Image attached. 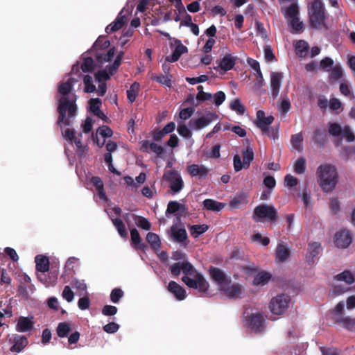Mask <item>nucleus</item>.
<instances>
[{"mask_svg":"<svg viewBox=\"0 0 355 355\" xmlns=\"http://www.w3.org/2000/svg\"><path fill=\"white\" fill-rule=\"evenodd\" d=\"M79 71V65L73 64L70 74L65 76L60 82L58 89V112L59 116L58 124L62 129V135L63 137L71 144H74L76 150L80 155H83L87 152V147L84 146L81 142L82 134L76 135L74 129L67 128L64 126L70 125L73 122V119L77 114V105L76 101L77 96L73 92V87L74 84L78 82V79L72 77L73 74H76Z\"/></svg>","mask_w":355,"mask_h":355,"instance_id":"1","label":"nucleus"},{"mask_svg":"<svg viewBox=\"0 0 355 355\" xmlns=\"http://www.w3.org/2000/svg\"><path fill=\"white\" fill-rule=\"evenodd\" d=\"M171 274L178 277L183 273L182 281L189 288L206 293L209 287L208 282L188 261L178 262L171 266Z\"/></svg>","mask_w":355,"mask_h":355,"instance_id":"2","label":"nucleus"},{"mask_svg":"<svg viewBox=\"0 0 355 355\" xmlns=\"http://www.w3.org/2000/svg\"><path fill=\"white\" fill-rule=\"evenodd\" d=\"M318 182L324 192L332 191L338 182V173L335 166L320 165L317 169Z\"/></svg>","mask_w":355,"mask_h":355,"instance_id":"3","label":"nucleus"},{"mask_svg":"<svg viewBox=\"0 0 355 355\" xmlns=\"http://www.w3.org/2000/svg\"><path fill=\"white\" fill-rule=\"evenodd\" d=\"M308 15L311 26L317 29L324 26L326 13L321 0H313L309 3Z\"/></svg>","mask_w":355,"mask_h":355,"instance_id":"4","label":"nucleus"},{"mask_svg":"<svg viewBox=\"0 0 355 355\" xmlns=\"http://www.w3.org/2000/svg\"><path fill=\"white\" fill-rule=\"evenodd\" d=\"M274 121L272 115L266 116L265 112L259 110L257 112L256 125L259 128L263 135H267L270 139L275 140L278 138V129L270 126Z\"/></svg>","mask_w":355,"mask_h":355,"instance_id":"5","label":"nucleus"},{"mask_svg":"<svg viewBox=\"0 0 355 355\" xmlns=\"http://www.w3.org/2000/svg\"><path fill=\"white\" fill-rule=\"evenodd\" d=\"M290 296L286 294H279L272 297L269 304V309L273 315H282L289 307Z\"/></svg>","mask_w":355,"mask_h":355,"instance_id":"6","label":"nucleus"},{"mask_svg":"<svg viewBox=\"0 0 355 355\" xmlns=\"http://www.w3.org/2000/svg\"><path fill=\"white\" fill-rule=\"evenodd\" d=\"M277 211L273 206L263 205L257 207L254 210L253 218L256 221H275Z\"/></svg>","mask_w":355,"mask_h":355,"instance_id":"7","label":"nucleus"},{"mask_svg":"<svg viewBox=\"0 0 355 355\" xmlns=\"http://www.w3.org/2000/svg\"><path fill=\"white\" fill-rule=\"evenodd\" d=\"M218 118L216 113L207 112L198 118H193L189 122V127L193 130H200L209 125Z\"/></svg>","mask_w":355,"mask_h":355,"instance_id":"8","label":"nucleus"},{"mask_svg":"<svg viewBox=\"0 0 355 355\" xmlns=\"http://www.w3.org/2000/svg\"><path fill=\"white\" fill-rule=\"evenodd\" d=\"M329 132L332 136H341L348 142L355 140V134L349 126L342 128L339 124L333 123L329 124Z\"/></svg>","mask_w":355,"mask_h":355,"instance_id":"9","label":"nucleus"},{"mask_svg":"<svg viewBox=\"0 0 355 355\" xmlns=\"http://www.w3.org/2000/svg\"><path fill=\"white\" fill-rule=\"evenodd\" d=\"M164 178L169 183V187L173 193L180 192L184 186L181 175L178 171H167L164 174Z\"/></svg>","mask_w":355,"mask_h":355,"instance_id":"10","label":"nucleus"},{"mask_svg":"<svg viewBox=\"0 0 355 355\" xmlns=\"http://www.w3.org/2000/svg\"><path fill=\"white\" fill-rule=\"evenodd\" d=\"M265 316L262 313L257 311L252 313L246 320V325L252 331L261 332L265 328Z\"/></svg>","mask_w":355,"mask_h":355,"instance_id":"11","label":"nucleus"},{"mask_svg":"<svg viewBox=\"0 0 355 355\" xmlns=\"http://www.w3.org/2000/svg\"><path fill=\"white\" fill-rule=\"evenodd\" d=\"M221 295L229 298H239L242 297L244 290L239 284H232L229 280L225 286H223L220 290Z\"/></svg>","mask_w":355,"mask_h":355,"instance_id":"12","label":"nucleus"},{"mask_svg":"<svg viewBox=\"0 0 355 355\" xmlns=\"http://www.w3.org/2000/svg\"><path fill=\"white\" fill-rule=\"evenodd\" d=\"M237 56L233 53H227L220 60L216 61L217 66L214 67L216 70H222L224 72L233 69L236 64Z\"/></svg>","mask_w":355,"mask_h":355,"instance_id":"13","label":"nucleus"},{"mask_svg":"<svg viewBox=\"0 0 355 355\" xmlns=\"http://www.w3.org/2000/svg\"><path fill=\"white\" fill-rule=\"evenodd\" d=\"M173 53L166 57V60L169 62H175L178 60L180 57L188 51L187 46L182 44L180 40H175L171 43Z\"/></svg>","mask_w":355,"mask_h":355,"instance_id":"14","label":"nucleus"},{"mask_svg":"<svg viewBox=\"0 0 355 355\" xmlns=\"http://www.w3.org/2000/svg\"><path fill=\"white\" fill-rule=\"evenodd\" d=\"M321 252V245L318 242L309 243L306 254V261L309 265L314 264Z\"/></svg>","mask_w":355,"mask_h":355,"instance_id":"15","label":"nucleus"},{"mask_svg":"<svg viewBox=\"0 0 355 355\" xmlns=\"http://www.w3.org/2000/svg\"><path fill=\"white\" fill-rule=\"evenodd\" d=\"M34 324L33 316H20L17 320L15 330L21 333L31 331L33 329Z\"/></svg>","mask_w":355,"mask_h":355,"instance_id":"16","label":"nucleus"},{"mask_svg":"<svg viewBox=\"0 0 355 355\" xmlns=\"http://www.w3.org/2000/svg\"><path fill=\"white\" fill-rule=\"evenodd\" d=\"M112 75V74H110V71L106 69L99 71L95 74V80L98 83L97 92L99 96H103L105 94L107 86L105 82L109 79L110 76Z\"/></svg>","mask_w":355,"mask_h":355,"instance_id":"17","label":"nucleus"},{"mask_svg":"<svg viewBox=\"0 0 355 355\" xmlns=\"http://www.w3.org/2000/svg\"><path fill=\"white\" fill-rule=\"evenodd\" d=\"M209 274L211 279L214 282L220 290L230 280L223 270L218 268L211 267L209 268Z\"/></svg>","mask_w":355,"mask_h":355,"instance_id":"18","label":"nucleus"},{"mask_svg":"<svg viewBox=\"0 0 355 355\" xmlns=\"http://www.w3.org/2000/svg\"><path fill=\"white\" fill-rule=\"evenodd\" d=\"M334 243L336 247L346 248L352 243V236L349 231L340 230L334 236Z\"/></svg>","mask_w":355,"mask_h":355,"instance_id":"19","label":"nucleus"},{"mask_svg":"<svg viewBox=\"0 0 355 355\" xmlns=\"http://www.w3.org/2000/svg\"><path fill=\"white\" fill-rule=\"evenodd\" d=\"M282 79L283 75L282 73L272 72L270 73L271 95L273 99H275L279 95Z\"/></svg>","mask_w":355,"mask_h":355,"instance_id":"20","label":"nucleus"},{"mask_svg":"<svg viewBox=\"0 0 355 355\" xmlns=\"http://www.w3.org/2000/svg\"><path fill=\"white\" fill-rule=\"evenodd\" d=\"M10 342L12 343L10 350L16 353L21 352L28 343L26 336L17 334L13 335L12 338L10 339Z\"/></svg>","mask_w":355,"mask_h":355,"instance_id":"21","label":"nucleus"},{"mask_svg":"<svg viewBox=\"0 0 355 355\" xmlns=\"http://www.w3.org/2000/svg\"><path fill=\"white\" fill-rule=\"evenodd\" d=\"M167 289L179 301L184 300L187 297L186 290L174 281L168 283Z\"/></svg>","mask_w":355,"mask_h":355,"instance_id":"22","label":"nucleus"},{"mask_svg":"<svg viewBox=\"0 0 355 355\" xmlns=\"http://www.w3.org/2000/svg\"><path fill=\"white\" fill-rule=\"evenodd\" d=\"M170 236L178 242H183L187 239L186 230L179 225H173L169 232Z\"/></svg>","mask_w":355,"mask_h":355,"instance_id":"23","label":"nucleus"},{"mask_svg":"<svg viewBox=\"0 0 355 355\" xmlns=\"http://www.w3.org/2000/svg\"><path fill=\"white\" fill-rule=\"evenodd\" d=\"M290 250L283 242L278 243L275 250V259L277 262H284L290 257Z\"/></svg>","mask_w":355,"mask_h":355,"instance_id":"24","label":"nucleus"},{"mask_svg":"<svg viewBox=\"0 0 355 355\" xmlns=\"http://www.w3.org/2000/svg\"><path fill=\"white\" fill-rule=\"evenodd\" d=\"M282 14L286 20L297 19L300 17V9L297 3H293L282 9Z\"/></svg>","mask_w":355,"mask_h":355,"instance_id":"25","label":"nucleus"},{"mask_svg":"<svg viewBox=\"0 0 355 355\" xmlns=\"http://www.w3.org/2000/svg\"><path fill=\"white\" fill-rule=\"evenodd\" d=\"M187 171L191 176L199 178H205L209 173V170L205 166L196 164L189 165L187 167Z\"/></svg>","mask_w":355,"mask_h":355,"instance_id":"26","label":"nucleus"},{"mask_svg":"<svg viewBox=\"0 0 355 355\" xmlns=\"http://www.w3.org/2000/svg\"><path fill=\"white\" fill-rule=\"evenodd\" d=\"M91 183L95 187L96 195L99 200L103 202H106L107 201V198L104 190V185L101 179L98 177H92L91 178Z\"/></svg>","mask_w":355,"mask_h":355,"instance_id":"27","label":"nucleus"},{"mask_svg":"<svg viewBox=\"0 0 355 355\" xmlns=\"http://www.w3.org/2000/svg\"><path fill=\"white\" fill-rule=\"evenodd\" d=\"M203 209L214 212L220 211L225 207V204L213 199H205L202 202Z\"/></svg>","mask_w":355,"mask_h":355,"instance_id":"28","label":"nucleus"},{"mask_svg":"<svg viewBox=\"0 0 355 355\" xmlns=\"http://www.w3.org/2000/svg\"><path fill=\"white\" fill-rule=\"evenodd\" d=\"M125 23V17L122 15V11L119 14L116 19L105 28L107 33H111L120 29Z\"/></svg>","mask_w":355,"mask_h":355,"instance_id":"29","label":"nucleus"},{"mask_svg":"<svg viewBox=\"0 0 355 355\" xmlns=\"http://www.w3.org/2000/svg\"><path fill=\"white\" fill-rule=\"evenodd\" d=\"M57 273L51 272L48 275L44 273H39L37 275L38 279L44 284L46 287L53 286L57 281Z\"/></svg>","mask_w":355,"mask_h":355,"instance_id":"30","label":"nucleus"},{"mask_svg":"<svg viewBox=\"0 0 355 355\" xmlns=\"http://www.w3.org/2000/svg\"><path fill=\"white\" fill-rule=\"evenodd\" d=\"M130 216L133 220L135 221L137 226L139 227H141L145 230H149L150 229L151 225L150 222L146 218L142 216H137L135 214H127L125 216H124V219L125 220H128V218Z\"/></svg>","mask_w":355,"mask_h":355,"instance_id":"31","label":"nucleus"},{"mask_svg":"<svg viewBox=\"0 0 355 355\" xmlns=\"http://www.w3.org/2000/svg\"><path fill=\"white\" fill-rule=\"evenodd\" d=\"M101 105V101L99 98H92L89 101V107L91 112L101 119L102 120H105L107 118L103 112L101 111L100 107Z\"/></svg>","mask_w":355,"mask_h":355,"instance_id":"32","label":"nucleus"},{"mask_svg":"<svg viewBox=\"0 0 355 355\" xmlns=\"http://www.w3.org/2000/svg\"><path fill=\"white\" fill-rule=\"evenodd\" d=\"M36 269L40 273H44L49 269V259L42 255H37L35 257Z\"/></svg>","mask_w":355,"mask_h":355,"instance_id":"33","label":"nucleus"},{"mask_svg":"<svg viewBox=\"0 0 355 355\" xmlns=\"http://www.w3.org/2000/svg\"><path fill=\"white\" fill-rule=\"evenodd\" d=\"M115 53L114 48H110L106 53L102 52H96V59L98 64H103L107 62L111 61Z\"/></svg>","mask_w":355,"mask_h":355,"instance_id":"34","label":"nucleus"},{"mask_svg":"<svg viewBox=\"0 0 355 355\" xmlns=\"http://www.w3.org/2000/svg\"><path fill=\"white\" fill-rule=\"evenodd\" d=\"M130 236H131V245L135 249H141L145 250L146 245L144 243H141V239L139 235V232L136 229H132L130 231Z\"/></svg>","mask_w":355,"mask_h":355,"instance_id":"35","label":"nucleus"},{"mask_svg":"<svg viewBox=\"0 0 355 355\" xmlns=\"http://www.w3.org/2000/svg\"><path fill=\"white\" fill-rule=\"evenodd\" d=\"M335 279L338 282H344L347 284H352L355 281L354 274L349 270H345L335 276Z\"/></svg>","mask_w":355,"mask_h":355,"instance_id":"36","label":"nucleus"},{"mask_svg":"<svg viewBox=\"0 0 355 355\" xmlns=\"http://www.w3.org/2000/svg\"><path fill=\"white\" fill-rule=\"evenodd\" d=\"M289 27L291 28V32L295 34L300 33L302 31L304 28V24L300 20V17H297V19H293L287 21Z\"/></svg>","mask_w":355,"mask_h":355,"instance_id":"37","label":"nucleus"},{"mask_svg":"<svg viewBox=\"0 0 355 355\" xmlns=\"http://www.w3.org/2000/svg\"><path fill=\"white\" fill-rule=\"evenodd\" d=\"M146 241L155 251L159 250L161 241L157 234L153 232H148L146 235Z\"/></svg>","mask_w":355,"mask_h":355,"instance_id":"38","label":"nucleus"},{"mask_svg":"<svg viewBox=\"0 0 355 355\" xmlns=\"http://www.w3.org/2000/svg\"><path fill=\"white\" fill-rule=\"evenodd\" d=\"M295 53L301 58L306 56L309 51V44L304 40H300L295 44Z\"/></svg>","mask_w":355,"mask_h":355,"instance_id":"39","label":"nucleus"},{"mask_svg":"<svg viewBox=\"0 0 355 355\" xmlns=\"http://www.w3.org/2000/svg\"><path fill=\"white\" fill-rule=\"evenodd\" d=\"M329 73V78L332 80H338L344 75V71L340 64H334Z\"/></svg>","mask_w":355,"mask_h":355,"instance_id":"40","label":"nucleus"},{"mask_svg":"<svg viewBox=\"0 0 355 355\" xmlns=\"http://www.w3.org/2000/svg\"><path fill=\"white\" fill-rule=\"evenodd\" d=\"M271 275L268 272H261L258 273L253 279V284L263 286L270 280Z\"/></svg>","mask_w":355,"mask_h":355,"instance_id":"41","label":"nucleus"},{"mask_svg":"<svg viewBox=\"0 0 355 355\" xmlns=\"http://www.w3.org/2000/svg\"><path fill=\"white\" fill-rule=\"evenodd\" d=\"M207 230L208 226L205 224L193 225L189 227L190 234L194 238L198 237L200 235L205 233Z\"/></svg>","mask_w":355,"mask_h":355,"instance_id":"42","label":"nucleus"},{"mask_svg":"<svg viewBox=\"0 0 355 355\" xmlns=\"http://www.w3.org/2000/svg\"><path fill=\"white\" fill-rule=\"evenodd\" d=\"M139 84L135 82L131 85L129 89L127 91V97L130 103L135 101L139 91Z\"/></svg>","mask_w":355,"mask_h":355,"instance_id":"43","label":"nucleus"},{"mask_svg":"<svg viewBox=\"0 0 355 355\" xmlns=\"http://www.w3.org/2000/svg\"><path fill=\"white\" fill-rule=\"evenodd\" d=\"M291 105L290 100L287 96H284L281 98L279 103V111L282 114H286L291 109Z\"/></svg>","mask_w":355,"mask_h":355,"instance_id":"44","label":"nucleus"},{"mask_svg":"<svg viewBox=\"0 0 355 355\" xmlns=\"http://www.w3.org/2000/svg\"><path fill=\"white\" fill-rule=\"evenodd\" d=\"M71 324L68 322H60L57 327V334L60 338L67 336L68 334L71 331Z\"/></svg>","mask_w":355,"mask_h":355,"instance_id":"45","label":"nucleus"},{"mask_svg":"<svg viewBox=\"0 0 355 355\" xmlns=\"http://www.w3.org/2000/svg\"><path fill=\"white\" fill-rule=\"evenodd\" d=\"M93 78L89 75H85L83 77V83L85 85L84 91L86 93H92L96 91V88L93 83Z\"/></svg>","mask_w":355,"mask_h":355,"instance_id":"46","label":"nucleus"},{"mask_svg":"<svg viewBox=\"0 0 355 355\" xmlns=\"http://www.w3.org/2000/svg\"><path fill=\"white\" fill-rule=\"evenodd\" d=\"M81 69L83 72L92 71L94 69V60L90 56L83 55Z\"/></svg>","mask_w":355,"mask_h":355,"instance_id":"47","label":"nucleus"},{"mask_svg":"<svg viewBox=\"0 0 355 355\" xmlns=\"http://www.w3.org/2000/svg\"><path fill=\"white\" fill-rule=\"evenodd\" d=\"M302 141L303 137L302 133H298L292 136L291 144L293 148L296 150L300 152L302 150Z\"/></svg>","mask_w":355,"mask_h":355,"instance_id":"48","label":"nucleus"},{"mask_svg":"<svg viewBox=\"0 0 355 355\" xmlns=\"http://www.w3.org/2000/svg\"><path fill=\"white\" fill-rule=\"evenodd\" d=\"M114 225L116 228L119 235L123 238L127 237V232L123 221L118 218H112Z\"/></svg>","mask_w":355,"mask_h":355,"instance_id":"49","label":"nucleus"},{"mask_svg":"<svg viewBox=\"0 0 355 355\" xmlns=\"http://www.w3.org/2000/svg\"><path fill=\"white\" fill-rule=\"evenodd\" d=\"M306 170V159L303 157L298 158L294 163V171L298 174H302Z\"/></svg>","mask_w":355,"mask_h":355,"instance_id":"50","label":"nucleus"},{"mask_svg":"<svg viewBox=\"0 0 355 355\" xmlns=\"http://www.w3.org/2000/svg\"><path fill=\"white\" fill-rule=\"evenodd\" d=\"M230 107L232 110L236 112L239 114H243L245 112V107L239 98H236L232 101L230 103Z\"/></svg>","mask_w":355,"mask_h":355,"instance_id":"51","label":"nucleus"},{"mask_svg":"<svg viewBox=\"0 0 355 355\" xmlns=\"http://www.w3.org/2000/svg\"><path fill=\"white\" fill-rule=\"evenodd\" d=\"M340 92L343 95L349 97L350 99L354 98V95L347 81H343L340 83Z\"/></svg>","mask_w":355,"mask_h":355,"instance_id":"52","label":"nucleus"},{"mask_svg":"<svg viewBox=\"0 0 355 355\" xmlns=\"http://www.w3.org/2000/svg\"><path fill=\"white\" fill-rule=\"evenodd\" d=\"M244 166L249 167L251 161L254 159V153L251 147L248 146L243 153Z\"/></svg>","mask_w":355,"mask_h":355,"instance_id":"53","label":"nucleus"},{"mask_svg":"<svg viewBox=\"0 0 355 355\" xmlns=\"http://www.w3.org/2000/svg\"><path fill=\"white\" fill-rule=\"evenodd\" d=\"M123 55V53L120 52L117 55L116 59L114 60V63L112 64L107 67L106 69H107L110 71V74H114L115 73V71H116V69L120 66V64L121 63Z\"/></svg>","mask_w":355,"mask_h":355,"instance_id":"54","label":"nucleus"},{"mask_svg":"<svg viewBox=\"0 0 355 355\" xmlns=\"http://www.w3.org/2000/svg\"><path fill=\"white\" fill-rule=\"evenodd\" d=\"M177 131L178 134L184 138L191 139L192 133L185 124L178 123Z\"/></svg>","mask_w":355,"mask_h":355,"instance_id":"55","label":"nucleus"},{"mask_svg":"<svg viewBox=\"0 0 355 355\" xmlns=\"http://www.w3.org/2000/svg\"><path fill=\"white\" fill-rule=\"evenodd\" d=\"M334 66V60L329 57L324 58L320 62V67L327 72L330 71Z\"/></svg>","mask_w":355,"mask_h":355,"instance_id":"56","label":"nucleus"},{"mask_svg":"<svg viewBox=\"0 0 355 355\" xmlns=\"http://www.w3.org/2000/svg\"><path fill=\"white\" fill-rule=\"evenodd\" d=\"M73 285L77 291L81 292L79 293L80 295L84 294L87 295V285L83 280L75 279L73 281Z\"/></svg>","mask_w":355,"mask_h":355,"instance_id":"57","label":"nucleus"},{"mask_svg":"<svg viewBox=\"0 0 355 355\" xmlns=\"http://www.w3.org/2000/svg\"><path fill=\"white\" fill-rule=\"evenodd\" d=\"M340 322L347 329L352 331H355V320L349 317H345L340 319Z\"/></svg>","mask_w":355,"mask_h":355,"instance_id":"58","label":"nucleus"},{"mask_svg":"<svg viewBox=\"0 0 355 355\" xmlns=\"http://www.w3.org/2000/svg\"><path fill=\"white\" fill-rule=\"evenodd\" d=\"M112 134V130L106 125L100 127L96 131V135L101 136L102 138H105V139L107 137H111Z\"/></svg>","mask_w":355,"mask_h":355,"instance_id":"59","label":"nucleus"},{"mask_svg":"<svg viewBox=\"0 0 355 355\" xmlns=\"http://www.w3.org/2000/svg\"><path fill=\"white\" fill-rule=\"evenodd\" d=\"M212 98L214 99L213 103L214 105L218 107L225 101L226 95L223 92L219 91L215 93L212 96Z\"/></svg>","mask_w":355,"mask_h":355,"instance_id":"60","label":"nucleus"},{"mask_svg":"<svg viewBox=\"0 0 355 355\" xmlns=\"http://www.w3.org/2000/svg\"><path fill=\"white\" fill-rule=\"evenodd\" d=\"M109 46H110L109 40H103L99 37L94 43V46L92 47V49L91 52H89V53H91L92 52H94L95 51H97L100 46L102 48L101 50H103L104 49L108 48Z\"/></svg>","mask_w":355,"mask_h":355,"instance_id":"61","label":"nucleus"},{"mask_svg":"<svg viewBox=\"0 0 355 355\" xmlns=\"http://www.w3.org/2000/svg\"><path fill=\"white\" fill-rule=\"evenodd\" d=\"M62 296L68 302H71L74 299V293L69 286H66L62 291Z\"/></svg>","mask_w":355,"mask_h":355,"instance_id":"62","label":"nucleus"},{"mask_svg":"<svg viewBox=\"0 0 355 355\" xmlns=\"http://www.w3.org/2000/svg\"><path fill=\"white\" fill-rule=\"evenodd\" d=\"M194 112V109L193 107H187L181 110L179 112V118L181 120H187L189 119Z\"/></svg>","mask_w":355,"mask_h":355,"instance_id":"63","label":"nucleus"},{"mask_svg":"<svg viewBox=\"0 0 355 355\" xmlns=\"http://www.w3.org/2000/svg\"><path fill=\"white\" fill-rule=\"evenodd\" d=\"M19 289L24 296L28 297L30 294L33 293L34 286L33 284L28 285L27 284L21 283Z\"/></svg>","mask_w":355,"mask_h":355,"instance_id":"64","label":"nucleus"}]
</instances>
